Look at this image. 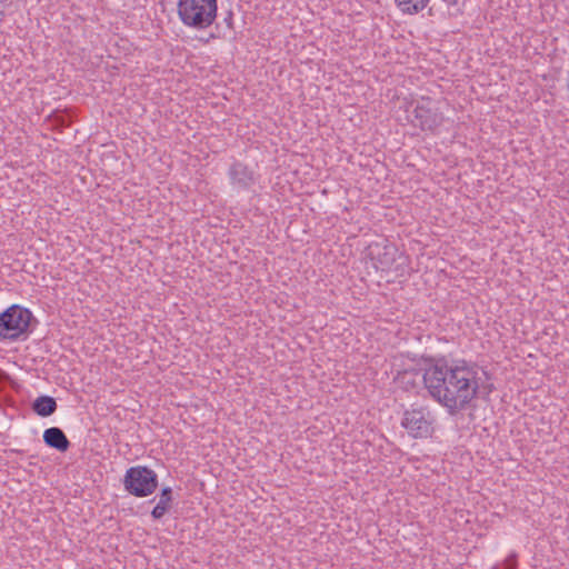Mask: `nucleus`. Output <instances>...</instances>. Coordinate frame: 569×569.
Here are the masks:
<instances>
[{
    "label": "nucleus",
    "instance_id": "obj_8",
    "mask_svg": "<svg viewBox=\"0 0 569 569\" xmlns=\"http://www.w3.org/2000/svg\"><path fill=\"white\" fill-rule=\"evenodd\" d=\"M43 442L60 452H66L70 448V441L66 433L59 427H50L43 431Z\"/></svg>",
    "mask_w": 569,
    "mask_h": 569
},
{
    "label": "nucleus",
    "instance_id": "obj_17",
    "mask_svg": "<svg viewBox=\"0 0 569 569\" xmlns=\"http://www.w3.org/2000/svg\"><path fill=\"white\" fill-rule=\"evenodd\" d=\"M443 1L448 4L449 8H455L456 11H459L458 6H459L460 0H443Z\"/></svg>",
    "mask_w": 569,
    "mask_h": 569
},
{
    "label": "nucleus",
    "instance_id": "obj_5",
    "mask_svg": "<svg viewBox=\"0 0 569 569\" xmlns=\"http://www.w3.org/2000/svg\"><path fill=\"white\" fill-rule=\"evenodd\" d=\"M124 489L138 498L148 497L158 488L157 473L146 466L130 467L123 478Z\"/></svg>",
    "mask_w": 569,
    "mask_h": 569
},
{
    "label": "nucleus",
    "instance_id": "obj_4",
    "mask_svg": "<svg viewBox=\"0 0 569 569\" xmlns=\"http://www.w3.org/2000/svg\"><path fill=\"white\" fill-rule=\"evenodd\" d=\"M369 257L377 270L382 272H393L401 276L407 264V257L399 251L395 243L387 239L372 242L368 247Z\"/></svg>",
    "mask_w": 569,
    "mask_h": 569
},
{
    "label": "nucleus",
    "instance_id": "obj_3",
    "mask_svg": "<svg viewBox=\"0 0 569 569\" xmlns=\"http://www.w3.org/2000/svg\"><path fill=\"white\" fill-rule=\"evenodd\" d=\"M32 312L19 305H12L0 313V339L16 341L31 332Z\"/></svg>",
    "mask_w": 569,
    "mask_h": 569
},
{
    "label": "nucleus",
    "instance_id": "obj_15",
    "mask_svg": "<svg viewBox=\"0 0 569 569\" xmlns=\"http://www.w3.org/2000/svg\"><path fill=\"white\" fill-rule=\"evenodd\" d=\"M505 563H506L507 569H516L517 568V555L511 553L510 556H508L507 559L505 560Z\"/></svg>",
    "mask_w": 569,
    "mask_h": 569
},
{
    "label": "nucleus",
    "instance_id": "obj_1",
    "mask_svg": "<svg viewBox=\"0 0 569 569\" xmlns=\"http://www.w3.org/2000/svg\"><path fill=\"white\" fill-rule=\"evenodd\" d=\"M432 371L429 395L446 407L450 415L465 410L483 389L487 372L465 360L449 367L445 357H429V372Z\"/></svg>",
    "mask_w": 569,
    "mask_h": 569
},
{
    "label": "nucleus",
    "instance_id": "obj_12",
    "mask_svg": "<svg viewBox=\"0 0 569 569\" xmlns=\"http://www.w3.org/2000/svg\"><path fill=\"white\" fill-rule=\"evenodd\" d=\"M172 489L170 487H164L161 489V492H160V496H159V501L160 503L162 505H166L168 507L171 508V503H172Z\"/></svg>",
    "mask_w": 569,
    "mask_h": 569
},
{
    "label": "nucleus",
    "instance_id": "obj_10",
    "mask_svg": "<svg viewBox=\"0 0 569 569\" xmlns=\"http://www.w3.org/2000/svg\"><path fill=\"white\" fill-rule=\"evenodd\" d=\"M396 2L403 12L408 13H417L427 4V0H396Z\"/></svg>",
    "mask_w": 569,
    "mask_h": 569
},
{
    "label": "nucleus",
    "instance_id": "obj_6",
    "mask_svg": "<svg viewBox=\"0 0 569 569\" xmlns=\"http://www.w3.org/2000/svg\"><path fill=\"white\" fill-rule=\"evenodd\" d=\"M228 174L232 184L243 190L249 189L256 182L254 172L247 164L239 161L230 166Z\"/></svg>",
    "mask_w": 569,
    "mask_h": 569
},
{
    "label": "nucleus",
    "instance_id": "obj_16",
    "mask_svg": "<svg viewBox=\"0 0 569 569\" xmlns=\"http://www.w3.org/2000/svg\"><path fill=\"white\" fill-rule=\"evenodd\" d=\"M223 22L226 23V26L230 29V30H233L234 29V26H233V12L231 10H229L226 14V17L223 18Z\"/></svg>",
    "mask_w": 569,
    "mask_h": 569
},
{
    "label": "nucleus",
    "instance_id": "obj_13",
    "mask_svg": "<svg viewBox=\"0 0 569 569\" xmlns=\"http://www.w3.org/2000/svg\"><path fill=\"white\" fill-rule=\"evenodd\" d=\"M170 509V507L166 506V505H162L160 502H158L154 508L152 509L151 511V516L153 519H161L166 512H168Z\"/></svg>",
    "mask_w": 569,
    "mask_h": 569
},
{
    "label": "nucleus",
    "instance_id": "obj_11",
    "mask_svg": "<svg viewBox=\"0 0 569 569\" xmlns=\"http://www.w3.org/2000/svg\"><path fill=\"white\" fill-rule=\"evenodd\" d=\"M412 113L415 114V118L411 119V122L413 126L420 127L423 130L427 123V110L423 107L417 106Z\"/></svg>",
    "mask_w": 569,
    "mask_h": 569
},
{
    "label": "nucleus",
    "instance_id": "obj_9",
    "mask_svg": "<svg viewBox=\"0 0 569 569\" xmlns=\"http://www.w3.org/2000/svg\"><path fill=\"white\" fill-rule=\"evenodd\" d=\"M57 401L50 396H40L32 402V410L40 417H49L57 410Z\"/></svg>",
    "mask_w": 569,
    "mask_h": 569
},
{
    "label": "nucleus",
    "instance_id": "obj_7",
    "mask_svg": "<svg viewBox=\"0 0 569 569\" xmlns=\"http://www.w3.org/2000/svg\"><path fill=\"white\" fill-rule=\"evenodd\" d=\"M402 426L413 438H423L427 433V420L421 410L406 411Z\"/></svg>",
    "mask_w": 569,
    "mask_h": 569
},
{
    "label": "nucleus",
    "instance_id": "obj_18",
    "mask_svg": "<svg viewBox=\"0 0 569 569\" xmlns=\"http://www.w3.org/2000/svg\"><path fill=\"white\" fill-rule=\"evenodd\" d=\"M421 378L425 385H427V369L422 371Z\"/></svg>",
    "mask_w": 569,
    "mask_h": 569
},
{
    "label": "nucleus",
    "instance_id": "obj_14",
    "mask_svg": "<svg viewBox=\"0 0 569 569\" xmlns=\"http://www.w3.org/2000/svg\"><path fill=\"white\" fill-rule=\"evenodd\" d=\"M170 509V507L166 506V505H162L160 502H158L154 508L152 509L151 511V516L153 519H161L166 512H168Z\"/></svg>",
    "mask_w": 569,
    "mask_h": 569
},
{
    "label": "nucleus",
    "instance_id": "obj_2",
    "mask_svg": "<svg viewBox=\"0 0 569 569\" xmlns=\"http://www.w3.org/2000/svg\"><path fill=\"white\" fill-rule=\"evenodd\" d=\"M177 8L181 22L197 30L210 27L218 11L217 0H179Z\"/></svg>",
    "mask_w": 569,
    "mask_h": 569
}]
</instances>
